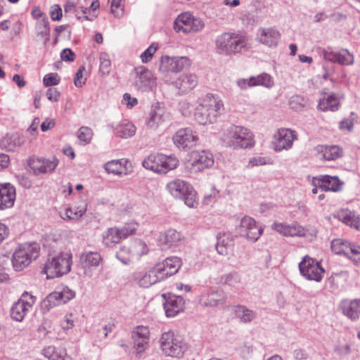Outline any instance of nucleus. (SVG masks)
Here are the masks:
<instances>
[{
    "label": "nucleus",
    "mask_w": 360,
    "mask_h": 360,
    "mask_svg": "<svg viewBox=\"0 0 360 360\" xmlns=\"http://www.w3.org/2000/svg\"><path fill=\"white\" fill-rule=\"evenodd\" d=\"M221 144L233 150L250 149L255 143L252 131L240 125L231 124L220 134Z\"/></svg>",
    "instance_id": "obj_1"
},
{
    "label": "nucleus",
    "mask_w": 360,
    "mask_h": 360,
    "mask_svg": "<svg viewBox=\"0 0 360 360\" xmlns=\"http://www.w3.org/2000/svg\"><path fill=\"white\" fill-rule=\"evenodd\" d=\"M194 118L200 124L213 123L224 112L221 98L212 94H207L198 101Z\"/></svg>",
    "instance_id": "obj_2"
},
{
    "label": "nucleus",
    "mask_w": 360,
    "mask_h": 360,
    "mask_svg": "<svg viewBox=\"0 0 360 360\" xmlns=\"http://www.w3.org/2000/svg\"><path fill=\"white\" fill-rule=\"evenodd\" d=\"M247 44V39L244 35L231 32L221 33L214 40L216 52L224 56L240 53Z\"/></svg>",
    "instance_id": "obj_3"
},
{
    "label": "nucleus",
    "mask_w": 360,
    "mask_h": 360,
    "mask_svg": "<svg viewBox=\"0 0 360 360\" xmlns=\"http://www.w3.org/2000/svg\"><path fill=\"white\" fill-rule=\"evenodd\" d=\"M159 344L162 353L172 358H182L188 349V345L184 338L172 330H168L161 334Z\"/></svg>",
    "instance_id": "obj_4"
},
{
    "label": "nucleus",
    "mask_w": 360,
    "mask_h": 360,
    "mask_svg": "<svg viewBox=\"0 0 360 360\" xmlns=\"http://www.w3.org/2000/svg\"><path fill=\"white\" fill-rule=\"evenodd\" d=\"M179 164L178 159L173 155L151 153L142 162L143 167L158 174H166L175 169Z\"/></svg>",
    "instance_id": "obj_5"
},
{
    "label": "nucleus",
    "mask_w": 360,
    "mask_h": 360,
    "mask_svg": "<svg viewBox=\"0 0 360 360\" xmlns=\"http://www.w3.org/2000/svg\"><path fill=\"white\" fill-rule=\"evenodd\" d=\"M72 254L60 253L49 259L44 267V272L48 279L54 278L68 274L71 269Z\"/></svg>",
    "instance_id": "obj_6"
},
{
    "label": "nucleus",
    "mask_w": 360,
    "mask_h": 360,
    "mask_svg": "<svg viewBox=\"0 0 360 360\" xmlns=\"http://www.w3.org/2000/svg\"><path fill=\"white\" fill-rule=\"evenodd\" d=\"M167 189L173 197L183 200L188 207H194L197 205L196 193L188 182L174 179L167 184Z\"/></svg>",
    "instance_id": "obj_7"
},
{
    "label": "nucleus",
    "mask_w": 360,
    "mask_h": 360,
    "mask_svg": "<svg viewBox=\"0 0 360 360\" xmlns=\"http://www.w3.org/2000/svg\"><path fill=\"white\" fill-rule=\"evenodd\" d=\"M39 253V247L36 243L20 245L13 255V268L16 271L22 270L38 257Z\"/></svg>",
    "instance_id": "obj_8"
},
{
    "label": "nucleus",
    "mask_w": 360,
    "mask_h": 360,
    "mask_svg": "<svg viewBox=\"0 0 360 360\" xmlns=\"http://www.w3.org/2000/svg\"><path fill=\"white\" fill-rule=\"evenodd\" d=\"M138 226L137 223L129 222L124 224V226L121 228H109L102 234L103 244L106 247H113L122 240L134 234Z\"/></svg>",
    "instance_id": "obj_9"
},
{
    "label": "nucleus",
    "mask_w": 360,
    "mask_h": 360,
    "mask_svg": "<svg viewBox=\"0 0 360 360\" xmlns=\"http://www.w3.org/2000/svg\"><path fill=\"white\" fill-rule=\"evenodd\" d=\"M204 27L203 20L190 12L180 13L174 22V30L185 34L200 32Z\"/></svg>",
    "instance_id": "obj_10"
},
{
    "label": "nucleus",
    "mask_w": 360,
    "mask_h": 360,
    "mask_svg": "<svg viewBox=\"0 0 360 360\" xmlns=\"http://www.w3.org/2000/svg\"><path fill=\"white\" fill-rule=\"evenodd\" d=\"M299 271L302 276L308 281L320 282L325 273L321 262L316 259L305 255L299 263Z\"/></svg>",
    "instance_id": "obj_11"
},
{
    "label": "nucleus",
    "mask_w": 360,
    "mask_h": 360,
    "mask_svg": "<svg viewBox=\"0 0 360 360\" xmlns=\"http://www.w3.org/2000/svg\"><path fill=\"white\" fill-rule=\"evenodd\" d=\"M135 78L134 85L141 92L153 91L156 88V81L150 70L144 66L134 69Z\"/></svg>",
    "instance_id": "obj_12"
},
{
    "label": "nucleus",
    "mask_w": 360,
    "mask_h": 360,
    "mask_svg": "<svg viewBox=\"0 0 360 360\" xmlns=\"http://www.w3.org/2000/svg\"><path fill=\"white\" fill-rule=\"evenodd\" d=\"M36 297L27 292L22 294L20 299L11 309V316L16 321H22L25 316L32 309Z\"/></svg>",
    "instance_id": "obj_13"
},
{
    "label": "nucleus",
    "mask_w": 360,
    "mask_h": 360,
    "mask_svg": "<svg viewBox=\"0 0 360 360\" xmlns=\"http://www.w3.org/2000/svg\"><path fill=\"white\" fill-rule=\"evenodd\" d=\"M146 244L141 240H135L129 247L123 246L116 254V257L124 264H129L131 259L148 252Z\"/></svg>",
    "instance_id": "obj_14"
},
{
    "label": "nucleus",
    "mask_w": 360,
    "mask_h": 360,
    "mask_svg": "<svg viewBox=\"0 0 360 360\" xmlns=\"http://www.w3.org/2000/svg\"><path fill=\"white\" fill-rule=\"evenodd\" d=\"M190 60L186 56L170 57L162 56L160 59L159 70L165 75L177 73L190 65Z\"/></svg>",
    "instance_id": "obj_15"
},
{
    "label": "nucleus",
    "mask_w": 360,
    "mask_h": 360,
    "mask_svg": "<svg viewBox=\"0 0 360 360\" xmlns=\"http://www.w3.org/2000/svg\"><path fill=\"white\" fill-rule=\"evenodd\" d=\"M58 160L56 157L51 159L31 157L28 160V165L35 175L51 173L58 165Z\"/></svg>",
    "instance_id": "obj_16"
},
{
    "label": "nucleus",
    "mask_w": 360,
    "mask_h": 360,
    "mask_svg": "<svg viewBox=\"0 0 360 360\" xmlns=\"http://www.w3.org/2000/svg\"><path fill=\"white\" fill-rule=\"evenodd\" d=\"M172 141L176 148L186 150L195 146L198 141V134L191 128L179 129L173 135Z\"/></svg>",
    "instance_id": "obj_17"
},
{
    "label": "nucleus",
    "mask_w": 360,
    "mask_h": 360,
    "mask_svg": "<svg viewBox=\"0 0 360 360\" xmlns=\"http://www.w3.org/2000/svg\"><path fill=\"white\" fill-rule=\"evenodd\" d=\"M214 156L207 150L193 151L190 163L191 172L198 173L214 165Z\"/></svg>",
    "instance_id": "obj_18"
},
{
    "label": "nucleus",
    "mask_w": 360,
    "mask_h": 360,
    "mask_svg": "<svg viewBox=\"0 0 360 360\" xmlns=\"http://www.w3.org/2000/svg\"><path fill=\"white\" fill-rule=\"evenodd\" d=\"M131 280L141 288H148L152 285L162 281V276L160 275L156 267L149 270H140L134 272Z\"/></svg>",
    "instance_id": "obj_19"
},
{
    "label": "nucleus",
    "mask_w": 360,
    "mask_h": 360,
    "mask_svg": "<svg viewBox=\"0 0 360 360\" xmlns=\"http://www.w3.org/2000/svg\"><path fill=\"white\" fill-rule=\"evenodd\" d=\"M273 147L276 152L289 150L297 139L295 131L285 128L279 129L274 136Z\"/></svg>",
    "instance_id": "obj_20"
},
{
    "label": "nucleus",
    "mask_w": 360,
    "mask_h": 360,
    "mask_svg": "<svg viewBox=\"0 0 360 360\" xmlns=\"http://www.w3.org/2000/svg\"><path fill=\"white\" fill-rule=\"evenodd\" d=\"M170 113L163 103L156 102L151 106V110L146 123L150 128H156L166 121L169 120Z\"/></svg>",
    "instance_id": "obj_21"
},
{
    "label": "nucleus",
    "mask_w": 360,
    "mask_h": 360,
    "mask_svg": "<svg viewBox=\"0 0 360 360\" xmlns=\"http://www.w3.org/2000/svg\"><path fill=\"white\" fill-rule=\"evenodd\" d=\"M240 229L241 234L252 242H256L264 231V229L249 216L241 219Z\"/></svg>",
    "instance_id": "obj_22"
},
{
    "label": "nucleus",
    "mask_w": 360,
    "mask_h": 360,
    "mask_svg": "<svg viewBox=\"0 0 360 360\" xmlns=\"http://www.w3.org/2000/svg\"><path fill=\"white\" fill-rule=\"evenodd\" d=\"M312 185L319 186L321 191L337 192L341 190L342 183L337 176L320 175L312 179Z\"/></svg>",
    "instance_id": "obj_23"
},
{
    "label": "nucleus",
    "mask_w": 360,
    "mask_h": 360,
    "mask_svg": "<svg viewBox=\"0 0 360 360\" xmlns=\"http://www.w3.org/2000/svg\"><path fill=\"white\" fill-rule=\"evenodd\" d=\"M226 296L223 291L209 289L201 292L199 296V304L206 307H214L224 303Z\"/></svg>",
    "instance_id": "obj_24"
},
{
    "label": "nucleus",
    "mask_w": 360,
    "mask_h": 360,
    "mask_svg": "<svg viewBox=\"0 0 360 360\" xmlns=\"http://www.w3.org/2000/svg\"><path fill=\"white\" fill-rule=\"evenodd\" d=\"M15 197V188L11 184H0V211L11 208L14 205Z\"/></svg>",
    "instance_id": "obj_25"
},
{
    "label": "nucleus",
    "mask_w": 360,
    "mask_h": 360,
    "mask_svg": "<svg viewBox=\"0 0 360 360\" xmlns=\"http://www.w3.org/2000/svg\"><path fill=\"white\" fill-rule=\"evenodd\" d=\"M181 259L178 257L166 258L162 263L155 266L160 275L162 276V280L168 276L175 274L181 266Z\"/></svg>",
    "instance_id": "obj_26"
},
{
    "label": "nucleus",
    "mask_w": 360,
    "mask_h": 360,
    "mask_svg": "<svg viewBox=\"0 0 360 360\" xmlns=\"http://www.w3.org/2000/svg\"><path fill=\"white\" fill-rule=\"evenodd\" d=\"M314 150L320 159L326 161L338 160L343 155L342 148L338 145H318Z\"/></svg>",
    "instance_id": "obj_27"
},
{
    "label": "nucleus",
    "mask_w": 360,
    "mask_h": 360,
    "mask_svg": "<svg viewBox=\"0 0 360 360\" xmlns=\"http://www.w3.org/2000/svg\"><path fill=\"white\" fill-rule=\"evenodd\" d=\"M257 38L260 43L266 46L276 47L281 39V33L273 27L259 28Z\"/></svg>",
    "instance_id": "obj_28"
},
{
    "label": "nucleus",
    "mask_w": 360,
    "mask_h": 360,
    "mask_svg": "<svg viewBox=\"0 0 360 360\" xmlns=\"http://www.w3.org/2000/svg\"><path fill=\"white\" fill-rule=\"evenodd\" d=\"M272 229L286 237H303L305 236L304 227L298 224H288L285 223L274 222Z\"/></svg>",
    "instance_id": "obj_29"
},
{
    "label": "nucleus",
    "mask_w": 360,
    "mask_h": 360,
    "mask_svg": "<svg viewBox=\"0 0 360 360\" xmlns=\"http://www.w3.org/2000/svg\"><path fill=\"white\" fill-rule=\"evenodd\" d=\"M184 300L181 296L169 295L164 303L165 314L167 317H174L184 309Z\"/></svg>",
    "instance_id": "obj_30"
},
{
    "label": "nucleus",
    "mask_w": 360,
    "mask_h": 360,
    "mask_svg": "<svg viewBox=\"0 0 360 360\" xmlns=\"http://www.w3.org/2000/svg\"><path fill=\"white\" fill-rule=\"evenodd\" d=\"M183 235L174 229H169L161 232L158 238L160 245L172 247L178 245L183 240Z\"/></svg>",
    "instance_id": "obj_31"
},
{
    "label": "nucleus",
    "mask_w": 360,
    "mask_h": 360,
    "mask_svg": "<svg viewBox=\"0 0 360 360\" xmlns=\"http://www.w3.org/2000/svg\"><path fill=\"white\" fill-rule=\"evenodd\" d=\"M342 314L350 319L356 320L360 315V300H344L340 304Z\"/></svg>",
    "instance_id": "obj_32"
},
{
    "label": "nucleus",
    "mask_w": 360,
    "mask_h": 360,
    "mask_svg": "<svg viewBox=\"0 0 360 360\" xmlns=\"http://www.w3.org/2000/svg\"><path fill=\"white\" fill-rule=\"evenodd\" d=\"M41 354L48 360H72L65 348L53 345L44 347Z\"/></svg>",
    "instance_id": "obj_33"
},
{
    "label": "nucleus",
    "mask_w": 360,
    "mask_h": 360,
    "mask_svg": "<svg viewBox=\"0 0 360 360\" xmlns=\"http://www.w3.org/2000/svg\"><path fill=\"white\" fill-rule=\"evenodd\" d=\"M198 84V79L195 75L184 74L175 82V86L182 94L186 93L194 89Z\"/></svg>",
    "instance_id": "obj_34"
},
{
    "label": "nucleus",
    "mask_w": 360,
    "mask_h": 360,
    "mask_svg": "<svg viewBox=\"0 0 360 360\" xmlns=\"http://www.w3.org/2000/svg\"><path fill=\"white\" fill-rule=\"evenodd\" d=\"M338 217L344 224L360 231V215L354 211L348 209L342 210L338 213Z\"/></svg>",
    "instance_id": "obj_35"
},
{
    "label": "nucleus",
    "mask_w": 360,
    "mask_h": 360,
    "mask_svg": "<svg viewBox=\"0 0 360 360\" xmlns=\"http://www.w3.org/2000/svg\"><path fill=\"white\" fill-rule=\"evenodd\" d=\"M80 259L85 269L84 274L89 275L88 269L98 266L102 258L98 252H86L81 255Z\"/></svg>",
    "instance_id": "obj_36"
},
{
    "label": "nucleus",
    "mask_w": 360,
    "mask_h": 360,
    "mask_svg": "<svg viewBox=\"0 0 360 360\" xmlns=\"http://www.w3.org/2000/svg\"><path fill=\"white\" fill-rule=\"evenodd\" d=\"M129 161L126 159L113 160L105 164L104 168L109 174L121 176L127 174V165Z\"/></svg>",
    "instance_id": "obj_37"
},
{
    "label": "nucleus",
    "mask_w": 360,
    "mask_h": 360,
    "mask_svg": "<svg viewBox=\"0 0 360 360\" xmlns=\"http://www.w3.org/2000/svg\"><path fill=\"white\" fill-rule=\"evenodd\" d=\"M113 131L116 136L127 139L135 135L136 128L132 122L124 120L114 127Z\"/></svg>",
    "instance_id": "obj_38"
},
{
    "label": "nucleus",
    "mask_w": 360,
    "mask_h": 360,
    "mask_svg": "<svg viewBox=\"0 0 360 360\" xmlns=\"http://www.w3.org/2000/svg\"><path fill=\"white\" fill-rule=\"evenodd\" d=\"M1 146L8 150H14L24 143V139L17 133L6 134L0 142Z\"/></svg>",
    "instance_id": "obj_39"
},
{
    "label": "nucleus",
    "mask_w": 360,
    "mask_h": 360,
    "mask_svg": "<svg viewBox=\"0 0 360 360\" xmlns=\"http://www.w3.org/2000/svg\"><path fill=\"white\" fill-rule=\"evenodd\" d=\"M36 34L46 44L50 39L51 28L46 16L38 20L35 26Z\"/></svg>",
    "instance_id": "obj_40"
},
{
    "label": "nucleus",
    "mask_w": 360,
    "mask_h": 360,
    "mask_svg": "<svg viewBox=\"0 0 360 360\" xmlns=\"http://www.w3.org/2000/svg\"><path fill=\"white\" fill-rule=\"evenodd\" d=\"M233 312L243 323H249L256 318V312L243 305L234 306Z\"/></svg>",
    "instance_id": "obj_41"
},
{
    "label": "nucleus",
    "mask_w": 360,
    "mask_h": 360,
    "mask_svg": "<svg viewBox=\"0 0 360 360\" xmlns=\"http://www.w3.org/2000/svg\"><path fill=\"white\" fill-rule=\"evenodd\" d=\"M338 106L339 101L335 94L329 95L327 98H321L318 104V108L321 111H335L338 109Z\"/></svg>",
    "instance_id": "obj_42"
},
{
    "label": "nucleus",
    "mask_w": 360,
    "mask_h": 360,
    "mask_svg": "<svg viewBox=\"0 0 360 360\" xmlns=\"http://www.w3.org/2000/svg\"><path fill=\"white\" fill-rule=\"evenodd\" d=\"M252 82L253 87L262 86L270 89L274 85L273 77L266 72H262L258 75L252 76Z\"/></svg>",
    "instance_id": "obj_43"
},
{
    "label": "nucleus",
    "mask_w": 360,
    "mask_h": 360,
    "mask_svg": "<svg viewBox=\"0 0 360 360\" xmlns=\"http://www.w3.org/2000/svg\"><path fill=\"white\" fill-rule=\"evenodd\" d=\"M61 304H65L75 296V292L68 286L62 285L54 291Z\"/></svg>",
    "instance_id": "obj_44"
},
{
    "label": "nucleus",
    "mask_w": 360,
    "mask_h": 360,
    "mask_svg": "<svg viewBox=\"0 0 360 360\" xmlns=\"http://www.w3.org/2000/svg\"><path fill=\"white\" fill-rule=\"evenodd\" d=\"M350 243L342 238H335L330 243L331 250L336 255H346Z\"/></svg>",
    "instance_id": "obj_45"
},
{
    "label": "nucleus",
    "mask_w": 360,
    "mask_h": 360,
    "mask_svg": "<svg viewBox=\"0 0 360 360\" xmlns=\"http://www.w3.org/2000/svg\"><path fill=\"white\" fill-rule=\"evenodd\" d=\"M353 63L354 57L347 49L337 51L334 63H338L342 65H349L353 64Z\"/></svg>",
    "instance_id": "obj_46"
},
{
    "label": "nucleus",
    "mask_w": 360,
    "mask_h": 360,
    "mask_svg": "<svg viewBox=\"0 0 360 360\" xmlns=\"http://www.w3.org/2000/svg\"><path fill=\"white\" fill-rule=\"evenodd\" d=\"M61 304L54 292L50 293L42 301L41 307L44 312L49 311L52 308Z\"/></svg>",
    "instance_id": "obj_47"
},
{
    "label": "nucleus",
    "mask_w": 360,
    "mask_h": 360,
    "mask_svg": "<svg viewBox=\"0 0 360 360\" xmlns=\"http://www.w3.org/2000/svg\"><path fill=\"white\" fill-rule=\"evenodd\" d=\"M241 281V276L238 272H231L221 275L219 278V283L223 285H228L234 286L240 283Z\"/></svg>",
    "instance_id": "obj_48"
},
{
    "label": "nucleus",
    "mask_w": 360,
    "mask_h": 360,
    "mask_svg": "<svg viewBox=\"0 0 360 360\" xmlns=\"http://www.w3.org/2000/svg\"><path fill=\"white\" fill-rule=\"evenodd\" d=\"M99 72L102 76H107L110 72L111 61L108 54L105 52H102L99 56Z\"/></svg>",
    "instance_id": "obj_49"
},
{
    "label": "nucleus",
    "mask_w": 360,
    "mask_h": 360,
    "mask_svg": "<svg viewBox=\"0 0 360 360\" xmlns=\"http://www.w3.org/2000/svg\"><path fill=\"white\" fill-rule=\"evenodd\" d=\"M85 214V209L82 208L78 213L73 212V208H65L63 211L60 212V216L63 220H77Z\"/></svg>",
    "instance_id": "obj_50"
},
{
    "label": "nucleus",
    "mask_w": 360,
    "mask_h": 360,
    "mask_svg": "<svg viewBox=\"0 0 360 360\" xmlns=\"http://www.w3.org/2000/svg\"><path fill=\"white\" fill-rule=\"evenodd\" d=\"M231 240H229L227 237H219L217 238V243L216 244V250L217 252L221 255H226L229 252V249L231 246Z\"/></svg>",
    "instance_id": "obj_51"
},
{
    "label": "nucleus",
    "mask_w": 360,
    "mask_h": 360,
    "mask_svg": "<svg viewBox=\"0 0 360 360\" xmlns=\"http://www.w3.org/2000/svg\"><path fill=\"white\" fill-rule=\"evenodd\" d=\"M93 136L92 130L86 127H82L77 131V137L84 145L89 143Z\"/></svg>",
    "instance_id": "obj_52"
},
{
    "label": "nucleus",
    "mask_w": 360,
    "mask_h": 360,
    "mask_svg": "<svg viewBox=\"0 0 360 360\" xmlns=\"http://www.w3.org/2000/svg\"><path fill=\"white\" fill-rule=\"evenodd\" d=\"M346 257L355 263L360 262V246L349 243Z\"/></svg>",
    "instance_id": "obj_53"
},
{
    "label": "nucleus",
    "mask_w": 360,
    "mask_h": 360,
    "mask_svg": "<svg viewBox=\"0 0 360 360\" xmlns=\"http://www.w3.org/2000/svg\"><path fill=\"white\" fill-rule=\"evenodd\" d=\"M273 163L272 160L270 158L263 156H255L250 158L248 166L253 167L256 166L271 165Z\"/></svg>",
    "instance_id": "obj_54"
},
{
    "label": "nucleus",
    "mask_w": 360,
    "mask_h": 360,
    "mask_svg": "<svg viewBox=\"0 0 360 360\" xmlns=\"http://www.w3.org/2000/svg\"><path fill=\"white\" fill-rule=\"evenodd\" d=\"M60 326L65 333L75 326V320L72 314H66L60 321Z\"/></svg>",
    "instance_id": "obj_55"
},
{
    "label": "nucleus",
    "mask_w": 360,
    "mask_h": 360,
    "mask_svg": "<svg viewBox=\"0 0 360 360\" xmlns=\"http://www.w3.org/2000/svg\"><path fill=\"white\" fill-rule=\"evenodd\" d=\"M150 338V330L148 327L139 326L132 332L133 339H146Z\"/></svg>",
    "instance_id": "obj_56"
},
{
    "label": "nucleus",
    "mask_w": 360,
    "mask_h": 360,
    "mask_svg": "<svg viewBox=\"0 0 360 360\" xmlns=\"http://www.w3.org/2000/svg\"><path fill=\"white\" fill-rule=\"evenodd\" d=\"M158 48V46L154 44H152L150 46H148L140 56L141 61L143 63H147L149 62L157 51Z\"/></svg>",
    "instance_id": "obj_57"
},
{
    "label": "nucleus",
    "mask_w": 360,
    "mask_h": 360,
    "mask_svg": "<svg viewBox=\"0 0 360 360\" xmlns=\"http://www.w3.org/2000/svg\"><path fill=\"white\" fill-rule=\"evenodd\" d=\"M305 104V99L299 95L292 96L289 101L290 107L295 110L301 109Z\"/></svg>",
    "instance_id": "obj_58"
},
{
    "label": "nucleus",
    "mask_w": 360,
    "mask_h": 360,
    "mask_svg": "<svg viewBox=\"0 0 360 360\" xmlns=\"http://www.w3.org/2000/svg\"><path fill=\"white\" fill-rule=\"evenodd\" d=\"M122 0H112L111 1V13L116 18H120L124 14V8L122 5Z\"/></svg>",
    "instance_id": "obj_59"
},
{
    "label": "nucleus",
    "mask_w": 360,
    "mask_h": 360,
    "mask_svg": "<svg viewBox=\"0 0 360 360\" xmlns=\"http://www.w3.org/2000/svg\"><path fill=\"white\" fill-rule=\"evenodd\" d=\"M134 349L137 354H142L148 347L149 338L146 339H133Z\"/></svg>",
    "instance_id": "obj_60"
},
{
    "label": "nucleus",
    "mask_w": 360,
    "mask_h": 360,
    "mask_svg": "<svg viewBox=\"0 0 360 360\" xmlns=\"http://www.w3.org/2000/svg\"><path fill=\"white\" fill-rule=\"evenodd\" d=\"M60 82V78L56 73L47 74L44 77L43 83L46 87L55 86Z\"/></svg>",
    "instance_id": "obj_61"
},
{
    "label": "nucleus",
    "mask_w": 360,
    "mask_h": 360,
    "mask_svg": "<svg viewBox=\"0 0 360 360\" xmlns=\"http://www.w3.org/2000/svg\"><path fill=\"white\" fill-rule=\"evenodd\" d=\"M85 68L80 66L75 74L74 79V84L77 87H82L86 82V79L84 78V72Z\"/></svg>",
    "instance_id": "obj_62"
},
{
    "label": "nucleus",
    "mask_w": 360,
    "mask_h": 360,
    "mask_svg": "<svg viewBox=\"0 0 360 360\" xmlns=\"http://www.w3.org/2000/svg\"><path fill=\"white\" fill-rule=\"evenodd\" d=\"M50 16L52 20L59 21L63 16V11L61 8L58 4H54L51 8Z\"/></svg>",
    "instance_id": "obj_63"
},
{
    "label": "nucleus",
    "mask_w": 360,
    "mask_h": 360,
    "mask_svg": "<svg viewBox=\"0 0 360 360\" xmlns=\"http://www.w3.org/2000/svg\"><path fill=\"white\" fill-rule=\"evenodd\" d=\"M337 51H334L330 47H327L326 49H323L321 51V56L326 60L334 63Z\"/></svg>",
    "instance_id": "obj_64"
}]
</instances>
